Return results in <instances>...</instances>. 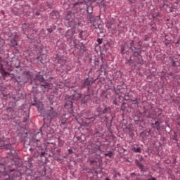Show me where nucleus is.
Instances as JSON below:
<instances>
[{"label": "nucleus", "instance_id": "1", "mask_svg": "<svg viewBox=\"0 0 180 180\" xmlns=\"http://www.w3.org/2000/svg\"><path fill=\"white\" fill-rule=\"evenodd\" d=\"M34 81H39L41 82V86H44V88H49L50 86V84H47L44 82V78H43V75H38L34 77Z\"/></svg>", "mask_w": 180, "mask_h": 180}, {"label": "nucleus", "instance_id": "2", "mask_svg": "<svg viewBox=\"0 0 180 180\" xmlns=\"http://www.w3.org/2000/svg\"><path fill=\"white\" fill-rule=\"evenodd\" d=\"M94 82L91 80H89V78L84 79L83 81V86H91Z\"/></svg>", "mask_w": 180, "mask_h": 180}, {"label": "nucleus", "instance_id": "3", "mask_svg": "<svg viewBox=\"0 0 180 180\" xmlns=\"http://www.w3.org/2000/svg\"><path fill=\"white\" fill-rule=\"evenodd\" d=\"M161 124V122L160 121H155V123L152 124V126L153 129H157L158 130H160L161 127H160Z\"/></svg>", "mask_w": 180, "mask_h": 180}, {"label": "nucleus", "instance_id": "4", "mask_svg": "<svg viewBox=\"0 0 180 180\" xmlns=\"http://www.w3.org/2000/svg\"><path fill=\"white\" fill-rule=\"evenodd\" d=\"M49 115L50 117H56V116H57V112L54 111V108H53V107L51 108V110H49Z\"/></svg>", "mask_w": 180, "mask_h": 180}, {"label": "nucleus", "instance_id": "5", "mask_svg": "<svg viewBox=\"0 0 180 180\" xmlns=\"http://www.w3.org/2000/svg\"><path fill=\"white\" fill-rule=\"evenodd\" d=\"M87 161L88 162H90V165L93 166V168L97 164L96 159H94L92 158H89Z\"/></svg>", "mask_w": 180, "mask_h": 180}, {"label": "nucleus", "instance_id": "6", "mask_svg": "<svg viewBox=\"0 0 180 180\" xmlns=\"http://www.w3.org/2000/svg\"><path fill=\"white\" fill-rule=\"evenodd\" d=\"M133 56H134V57H137V58H139V57L141 56V51L134 50Z\"/></svg>", "mask_w": 180, "mask_h": 180}, {"label": "nucleus", "instance_id": "7", "mask_svg": "<svg viewBox=\"0 0 180 180\" xmlns=\"http://www.w3.org/2000/svg\"><path fill=\"white\" fill-rule=\"evenodd\" d=\"M12 144L8 143L7 145L4 144V146H0V148H6V150H11Z\"/></svg>", "mask_w": 180, "mask_h": 180}, {"label": "nucleus", "instance_id": "8", "mask_svg": "<svg viewBox=\"0 0 180 180\" xmlns=\"http://www.w3.org/2000/svg\"><path fill=\"white\" fill-rule=\"evenodd\" d=\"M86 9L87 13L89 15L92 14V12L94 11V7H92V6H87Z\"/></svg>", "mask_w": 180, "mask_h": 180}, {"label": "nucleus", "instance_id": "9", "mask_svg": "<svg viewBox=\"0 0 180 180\" xmlns=\"http://www.w3.org/2000/svg\"><path fill=\"white\" fill-rule=\"evenodd\" d=\"M129 46H130L129 49H130V50H131V51H134V50H136V46H134V40L131 41Z\"/></svg>", "mask_w": 180, "mask_h": 180}, {"label": "nucleus", "instance_id": "10", "mask_svg": "<svg viewBox=\"0 0 180 180\" xmlns=\"http://www.w3.org/2000/svg\"><path fill=\"white\" fill-rule=\"evenodd\" d=\"M132 150H134V153H141V148H140V147H138V148L133 147Z\"/></svg>", "mask_w": 180, "mask_h": 180}, {"label": "nucleus", "instance_id": "11", "mask_svg": "<svg viewBox=\"0 0 180 180\" xmlns=\"http://www.w3.org/2000/svg\"><path fill=\"white\" fill-rule=\"evenodd\" d=\"M26 77H27V79L22 80L24 84H26V82H27L32 78V77L30 76V75L29 73H27Z\"/></svg>", "mask_w": 180, "mask_h": 180}, {"label": "nucleus", "instance_id": "12", "mask_svg": "<svg viewBox=\"0 0 180 180\" xmlns=\"http://www.w3.org/2000/svg\"><path fill=\"white\" fill-rule=\"evenodd\" d=\"M11 44L12 47H15V46H18V42L15 39H13L11 41Z\"/></svg>", "mask_w": 180, "mask_h": 180}, {"label": "nucleus", "instance_id": "13", "mask_svg": "<svg viewBox=\"0 0 180 180\" xmlns=\"http://www.w3.org/2000/svg\"><path fill=\"white\" fill-rule=\"evenodd\" d=\"M29 27V24L25 23L22 25V30L23 32H26V29Z\"/></svg>", "mask_w": 180, "mask_h": 180}, {"label": "nucleus", "instance_id": "14", "mask_svg": "<svg viewBox=\"0 0 180 180\" xmlns=\"http://www.w3.org/2000/svg\"><path fill=\"white\" fill-rule=\"evenodd\" d=\"M137 167H139V168H140V169H141V171H144V166L143 165H141V163L138 162L136 163Z\"/></svg>", "mask_w": 180, "mask_h": 180}, {"label": "nucleus", "instance_id": "15", "mask_svg": "<svg viewBox=\"0 0 180 180\" xmlns=\"http://www.w3.org/2000/svg\"><path fill=\"white\" fill-rule=\"evenodd\" d=\"M110 110V108H105L103 111L102 113L105 115V113H108Z\"/></svg>", "mask_w": 180, "mask_h": 180}, {"label": "nucleus", "instance_id": "16", "mask_svg": "<svg viewBox=\"0 0 180 180\" xmlns=\"http://www.w3.org/2000/svg\"><path fill=\"white\" fill-rule=\"evenodd\" d=\"M112 155H113V153L109 152L108 153H105V157H109V158H112Z\"/></svg>", "mask_w": 180, "mask_h": 180}, {"label": "nucleus", "instance_id": "17", "mask_svg": "<svg viewBox=\"0 0 180 180\" xmlns=\"http://www.w3.org/2000/svg\"><path fill=\"white\" fill-rule=\"evenodd\" d=\"M51 18H52V19H55L56 18H57V16H56V13L54 11H52L50 14Z\"/></svg>", "mask_w": 180, "mask_h": 180}, {"label": "nucleus", "instance_id": "18", "mask_svg": "<svg viewBox=\"0 0 180 180\" xmlns=\"http://www.w3.org/2000/svg\"><path fill=\"white\" fill-rule=\"evenodd\" d=\"M4 60H2L1 58H0V67H1V70H2V68H4Z\"/></svg>", "mask_w": 180, "mask_h": 180}, {"label": "nucleus", "instance_id": "19", "mask_svg": "<svg viewBox=\"0 0 180 180\" xmlns=\"http://www.w3.org/2000/svg\"><path fill=\"white\" fill-rule=\"evenodd\" d=\"M97 42H98V44H102V43H103V39H98Z\"/></svg>", "mask_w": 180, "mask_h": 180}, {"label": "nucleus", "instance_id": "20", "mask_svg": "<svg viewBox=\"0 0 180 180\" xmlns=\"http://www.w3.org/2000/svg\"><path fill=\"white\" fill-rule=\"evenodd\" d=\"M58 63L59 64L64 65V64H65V60H58Z\"/></svg>", "mask_w": 180, "mask_h": 180}, {"label": "nucleus", "instance_id": "21", "mask_svg": "<svg viewBox=\"0 0 180 180\" xmlns=\"http://www.w3.org/2000/svg\"><path fill=\"white\" fill-rule=\"evenodd\" d=\"M172 67H175V65H176V64L175 63V60L174 59H172Z\"/></svg>", "mask_w": 180, "mask_h": 180}, {"label": "nucleus", "instance_id": "22", "mask_svg": "<svg viewBox=\"0 0 180 180\" xmlns=\"http://www.w3.org/2000/svg\"><path fill=\"white\" fill-rule=\"evenodd\" d=\"M146 180H157L155 177L150 176V178L147 179Z\"/></svg>", "mask_w": 180, "mask_h": 180}, {"label": "nucleus", "instance_id": "23", "mask_svg": "<svg viewBox=\"0 0 180 180\" xmlns=\"http://www.w3.org/2000/svg\"><path fill=\"white\" fill-rule=\"evenodd\" d=\"M1 72L4 75H8V72L5 71V70H1Z\"/></svg>", "mask_w": 180, "mask_h": 180}, {"label": "nucleus", "instance_id": "24", "mask_svg": "<svg viewBox=\"0 0 180 180\" xmlns=\"http://www.w3.org/2000/svg\"><path fill=\"white\" fill-rule=\"evenodd\" d=\"M82 4H84L83 2H76L75 3V6H76V5H82Z\"/></svg>", "mask_w": 180, "mask_h": 180}, {"label": "nucleus", "instance_id": "25", "mask_svg": "<svg viewBox=\"0 0 180 180\" xmlns=\"http://www.w3.org/2000/svg\"><path fill=\"white\" fill-rule=\"evenodd\" d=\"M134 105H139V101H137V99H135L133 101Z\"/></svg>", "mask_w": 180, "mask_h": 180}, {"label": "nucleus", "instance_id": "26", "mask_svg": "<svg viewBox=\"0 0 180 180\" xmlns=\"http://www.w3.org/2000/svg\"><path fill=\"white\" fill-rule=\"evenodd\" d=\"M80 98H81V94H78L76 97V100L78 101V99H80Z\"/></svg>", "mask_w": 180, "mask_h": 180}, {"label": "nucleus", "instance_id": "27", "mask_svg": "<svg viewBox=\"0 0 180 180\" xmlns=\"http://www.w3.org/2000/svg\"><path fill=\"white\" fill-rule=\"evenodd\" d=\"M129 64H133V60H131V57H130V59L129 60Z\"/></svg>", "mask_w": 180, "mask_h": 180}, {"label": "nucleus", "instance_id": "28", "mask_svg": "<svg viewBox=\"0 0 180 180\" xmlns=\"http://www.w3.org/2000/svg\"><path fill=\"white\" fill-rule=\"evenodd\" d=\"M23 122L24 123H26V122H27V118H24Z\"/></svg>", "mask_w": 180, "mask_h": 180}, {"label": "nucleus", "instance_id": "29", "mask_svg": "<svg viewBox=\"0 0 180 180\" xmlns=\"http://www.w3.org/2000/svg\"><path fill=\"white\" fill-rule=\"evenodd\" d=\"M94 27H95V29H99V25H97V26L94 25Z\"/></svg>", "mask_w": 180, "mask_h": 180}, {"label": "nucleus", "instance_id": "30", "mask_svg": "<svg viewBox=\"0 0 180 180\" xmlns=\"http://www.w3.org/2000/svg\"><path fill=\"white\" fill-rule=\"evenodd\" d=\"M75 96H77V94H75V96H71L70 99H75Z\"/></svg>", "mask_w": 180, "mask_h": 180}, {"label": "nucleus", "instance_id": "31", "mask_svg": "<svg viewBox=\"0 0 180 180\" xmlns=\"http://www.w3.org/2000/svg\"><path fill=\"white\" fill-rule=\"evenodd\" d=\"M36 15H37V16H39V15H40V12L37 11V12L36 13Z\"/></svg>", "mask_w": 180, "mask_h": 180}, {"label": "nucleus", "instance_id": "32", "mask_svg": "<svg viewBox=\"0 0 180 180\" xmlns=\"http://www.w3.org/2000/svg\"><path fill=\"white\" fill-rule=\"evenodd\" d=\"M89 2H95L96 0H89Z\"/></svg>", "mask_w": 180, "mask_h": 180}, {"label": "nucleus", "instance_id": "33", "mask_svg": "<svg viewBox=\"0 0 180 180\" xmlns=\"http://www.w3.org/2000/svg\"><path fill=\"white\" fill-rule=\"evenodd\" d=\"M176 44H179V41H177L176 42Z\"/></svg>", "mask_w": 180, "mask_h": 180}, {"label": "nucleus", "instance_id": "34", "mask_svg": "<svg viewBox=\"0 0 180 180\" xmlns=\"http://www.w3.org/2000/svg\"><path fill=\"white\" fill-rule=\"evenodd\" d=\"M73 102L72 101H70V105L72 106Z\"/></svg>", "mask_w": 180, "mask_h": 180}, {"label": "nucleus", "instance_id": "35", "mask_svg": "<svg viewBox=\"0 0 180 180\" xmlns=\"http://www.w3.org/2000/svg\"><path fill=\"white\" fill-rule=\"evenodd\" d=\"M49 30V33H51V30Z\"/></svg>", "mask_w": 180, "mask_h": 180}, {"label": "nucleus", "instance_id": "36", "mask_svg": "<svg viewBox=\"0 0 180 180\" xmlns=\"http://www.w3.org/2000/svg\"><path fill=\"white\" fill-rule=\"evenodd\" d=\"M41 155H44V153H41Z\"/></svg>", "mask_w": 180, "mask_h": 180}, {"label": "nucleus", "instance_id": "37", "mask_svg": "<svg viewBox=\"0 0 180 180\" xmlns=\"http://www.w3.org/2000/svg\"><path fill=\"white\" fill-rule=\"evenodd\" d=\"M69 153H71V150H69Z\"/></svg>", "mask_w": 180, "mask_h": 180}, {"label": "nucleus", "instance_id": "38", "mask_svg": "<svg viewBox=\"0 0 180 180\" xmlns=\"http://www.w3.org/2000/svg\"><path fill=\"white\" fill-rule=\"evenodd\" d=\"M101 68H103V65L101 66Z\"/></svg>", "mask_w": 180, "mask_h": 180}, {"label": "nucleus", "instance_id": "39", "mask_svg": "<svg viewBox=\"0 0 180 180\" xmlns=\"http://www.w3.org/2000/svg\"><path fill=\"white\" fill-rule=\"evenodd\" d=\"M4 96H6L4 94H3Z\"/></svg>", "mask_w": 180, "mask_h": 180}, {"label": "nucleus", "instance_id": "40", "mask_svg": "<svg viewBox=\"0 0 180 180\" xmlns=\"http://www.w3.org/2000/svg\"><path fill=\"white\" fill-rule=\"evenodd\" d=\"M39 140H37V142H39Z\"/></svg>", "mask_w": 180, "mask_h": 180}, {"label": "nucleus", "instance_id": "41", "mask_svg": "<svg viewBox=\"0 0 180 180\" xmlns=\"http://www.w3.org/2000/svg\"><path fill=\"white\" fill-rule=\"evenodd\" d=\"M94 119V120H95V118H93Z\"/></svg>", "mask_w": 180, "mask_h": 180}]
</instances>
